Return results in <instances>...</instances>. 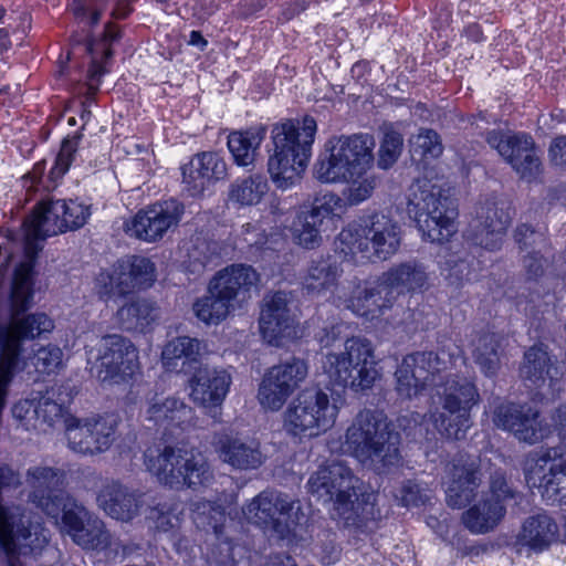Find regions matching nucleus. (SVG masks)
Here are the masks:
<instances>
[{
	"instance_id": "obj_28",
	"label": "nucleus",
	"mask_w": 566,
	"mask_h": 566,
	"mask_svg": "<svg viewBox=\"0 0 566 566\" xmlns=\"http://www.w3.org/2000/svg\"><path fill=\"white\" fill-rule=\"evenodd\" d=\"M367 239L369 241V255L379 260H387L395 254L400 245V228L392 219L385 214H373L366 222Z\"/></svg>"
},
{
	"instance_id": "obj_2",
	"label": "nucleus",
	"mask_w": 566,
	"mask_h": 566,
	"mask_svg": "<svg viewBox=\"0 0 566 566\" xmlns=\"http://www.w3.org/2000/svg\"><path fill=\"white\" fill-rule=\"evenodd\" d=\"M345 446L364 467L386 474L399 465V436L389 429L386 417L378 410L359 411L345 434Z\"/></svg>"
},
{
	"instance_id": "obj_18",
	"label": "nucleus",
	"mask_w": 566,
	"mask_h": 566,
	"mask_svg": "<svg viewBox=\"0 0 566 566\" xmlns=\"http://www.w3.org/2000/svg\"><path fill=\"white\" fill-rule=\"evenodd\" d=\"M497 428L512 432L516 439L530 444L537 443L547 429L539 419V411L527 403L502 402L493 412Z\"/></svg>"
},
{
	"instance_id": "obj_5",
	"label": "nucleus",
	"mask_w": 566,
	"mask_h": 566,
	"mask_svg": "<svg viewBox=\"0 0 566 566\" xmlns=\"http://www.w3.org/2000/svg\"><path fill=\"white\" fill-rule=\"evenodd\" d=\"M374 147L375 139L368 134L332 137L314 165V177L324 184L361 178L374 163Z\"/></svg>"
},
{
	"instance_id": "obj_21",
	"label": "nucleus",
	"mask_w": 566,
	"mask_h": 566,
	"mask_svg": "<svg viewBox=\"0 0 566 566\" xmlns=\"http://www.w3.org/2000/svg\"><path fill=\"white\" fill-rule=\"evenodd\" d=\"M447 503L453 509L467 506L475 496L481 483V472L476 461L465 454L457 455L448 464Z\"/></svg>"
},
{
	"instance_id": "obj_17",
	"label": "nucleus",
	"mask_w": 566,
	"mask_h": 566,
	"mask_svg": "<svg viewBox=\"0 0 566 566\" xmlns=\"http://www.w3.org/2000/svg\"><path fill=\"white\" fill-rule=\"evenodd\" d=\"M184 212V203L176 199L156 202L138 211L127 226V230L137 239L155 242L169 229L178 226Z\"/></svg>"
},
{
	"instance_id": "obj_49",
	"label": "nucleus",
	"mask_w": 566,
	"mask_h": 566,
	"mask_svg": "<svg viewBox=\"0 0 566 566\" xmlns=\"http://www.w3.org/2000/svg\"><path fill=\"white\" fill-rule=\"evenodd\" d=\"M367 226L349 224L344 228L337 237V248L345 255H355L361 253L370 259L369 241L367 239Z\"/></svg>"
},
{
	"instance_id": "obj_40",
	"label": "nucleus",
	"mask_w": 566,
	"mask_h": 566,
	"mask_svg": "<svg viewBox=\"0 0 566 566\" xmlns=\"http://www.w3.org/2000/svg\"><path fill=\"white\" fill-rule=\"evenodd\" d=\"M224 248L221 242L197 237L188 249V268L192 273L200 274L207 266L214 263L223 254Z\"/></svg>"
},
{
	"instance_id": "obj_50",
	"label": "nucleus",
	"mask_w": 566,
	"mask_h": 566,
	"mask_svg": "<svg viewBox=\"0 0 566 566\" xmlns=\"http://www.w3.org/2000/svg\"><path fill=\"white\" fill-rule=\"evenodd\" d=\"M200 352V343L197 338L180 336L171 339L163 349L164 365L169 369L177 367L178 359H193Z\"/></svg>"
},
{
	"instance_id": "obj_55",
	"label": "nucleus",
	"mask_w": 566,
	"mask_h": 566,
	"mask_svg": "<svg viewBox=\"0 0 566 566\" xmlns=\"http://www.w3.org/2000/svg\"><path fill=\"white\" fill-rule=\"evenodd\" d=\"M551 450L542 453H535L530 455L525 462L524 475L525 481L531 489H539L543 486V482L551 473V467L556 465L552 463Z\"/></svg>"
},
{
	"instance_id": "obj_31",
	"label": "nucleus",
	"mask_w": 566,
	"mask_h": 566,
	"mask_svg": "<svg viewBox=\"0 0 566 566\" xmlns=\"http://www.w3.org/2000/svg\"><path fill=\"white\" fill-rule=\"evenodd\" d=\"M159 317V307L150 300L137 297L123 304L115 313V323L124 332L145 333Z\"/></svg>"
},
{
	"instance_id": "obj_15",
	"label": "nucleus",
	"mask_w": 566,
	"mask_h": 566,
	"mask_svg": "<svg viewBox=\"0 0 566 566\" xmlns=\"http://www.w3.org/2000/svg\"><path fill=\"white\" fill-rule=\"evenodd\" d=\"M91 216L90 206L76 200H43L36 211L35 234L55 235L82 228Z\"/></svg>"
},
{
	"instance_id": "obj_48",
	"label": "nucleus",
	"mask_w": 566,
	"mask_h": 566,
	"mask_svg": "<svg viewBox=\"0 0 566 566\" xmlns=\"http://www.w3.org/2000/svg\"><path fill=\"white\" fill-rule=\"evenodd\" d=\"M464 235L472 244L494 251L501 248L505 233L502 232L500 220L493 228H486L483 223L472 220Z\"/></svg>"
},
{
	"instance_id": "obj_8",
	"label": "nucleus",
	"mask_w": 566,
	"mask_h": 566,
	"mask_svg": "<svg viewBox=\"0 0 566 566\" xmlns=\"http://www.w3.org/2000/svg\"><path fill=\"white\" fill-rule=\"evenodd\" d=\"M338 407L319 388L301 391L284 412V429L294 437H315L335 423Z\"/></svg>"
},
{
	"instance_id": "obj_16",
	"label": "nucleus",
	"mask_w": 566,
	"mask_h": 566,
	"mask_svg": "<svg viewBox=\"0 0 566 566\" xmlns=\"http://www.w3.org/2000/svg\"><path fill=\"white\" fill-rule=\"evenodd\" d=\"M64 470L51 467H33L27 471V482L32 491L30 501L48 516L57 521L67 494L63 491Z\"/></svg>"
},
{
	"instance_id": "obj_14",
	"label": "nucleus",
	"mask_w": 566,
	"mask_h": 566,
	"mask_svg": "<svg viewBox=\"0 0 566 566\" xmlns=\"http://www.w3.org/2000/svg\"><path fill=\"white\" fill-rule=\"evenodd\" d=\"M117 418L113 415L87 418L84 422L70 419L67 422L69 447L81 454H97L111 448L116 439Z\"/></svg>"
},
{
	"instance_id": "obj_53",
	"label": "nucleus",
	"mask_w": 566,
	"mask_h": 566,
	"mask_svg": "<svg viewBox=\"0 0 566 566\" xmlns=\"http://www.w3.org/2000/svg\"><path fill=\"white\" fill-rule=\"evenodd\" d=\"M514 240L521 252L546 253L549 250V242L544 231L536 230L532 226L523 223L514 230Z\"/></svg>"
},
{
	"instance_id": "obj_34",
	"label": "nucleus",
	"mask_w": 566,
	"mask_h": 566,
	"mask_svg": "<svg viewBox=\"0 0 566 566\" xmlns=\"http://www.w3.org/2000/svg\"><path fill=\"white\" fill-rule=\"evenodd\" d=\"M430 419L441 437L451 441L464 439L472 426L471 412L465 411L463 408H454L449 403L439 405L437 402L430 411Z\"/></svg>"
},
{
	"instance_id": "obj_20",
	"label": "nucleus",
	"mask_w": 566,
	"mask_h": 566,
	"mask_svg": "<svg viewBox=\"0 0 566 566\" xmlns=\"http://www.w3.org/2000/svg\"><path fill=\"white\" fill-rule=\"evenodd\" d=\"M211 447L218 459L234 470H254L264 462L258 441L240 438L226 429L213 432Z\"/></svg>"
},
{
	"instance_id": "obj_63",
	"label": "nucleus",
	"mask_w": 566,
	"mask_h": 566,
	"mask_svg": "<svg viewBox=\"0 0 566 566\" xmlns=\"http://www.w3.org/2000/svg\"><path fill=\"white\" fill-rule=\"evenodd\" d=\"M358 179H352V185L344 191L345 199L350 206L359 205L368 199L377 186V178L375 176H369L361 180Z\"/></svg>"
},
{
	"instance_id": "obj_4",
	"label": "nucleus",
	"mask_w": 566,
	"mask_h": 566,
	"mask_svg": "<svg viewBox=\"0 0 566 566\" xmlns=\"http://www.w3.org/2000/svg\"><path fill=\"white\" fill-rule=\"evenodd\" d=\"M407 213L424 238L441 243L454 232L458 208L449 189L422 178L409 187Z\"/></svg>"
},
{
	"instance_id": "obj_35",
	"label": "nucleus",
	"mask_w": 566,
	"mask_h": 566,
	"mask_svg": "<svg viewBox=\"0 0 566 566\" xmlns=\"http://www.w3.org/2000/svg\"><path fill=\"white\" fill-rule=\"evenodd\" d=\"M437 397L439 405H452L458 409H464L471 412L472 408L479 403L480 394L475 384L465 378L459 376H452L438 386Z\"/></svg>"
},
{
	"instance_id": "obj_12",
	"label": "nucleus",
	"mask_w": 566,
	"mask_h": 566,
	"mask_svg": "<svg viewBox=\"0 0 566 566\" xmlns=\"http://www.w3.org/2000/svg\"><path fill=\"white\" fill-rule=\"evenodd\" d=\"M307 373V364L297 357L272 366L266 370L259 386L260 403L273 411L281 409L289 397L305 380Z\"/></svg>"
},
{
	"instance_id": "obj_37",
	"label": "nucleus",
	"mask_w": 566,
	"mask_h": 566,
	"mask_svg": "<svg viewBox=\"0 0 566 566\" xmlns=\"http://www.w3.org/2000/svg\"><path fill=\"white\" fill-rule=\"evenodd\" d=\"M385 273L400 296L422 291L428 285V272L424 265L416 260L395 264Z\"/></svg>"
},
{
	"instance_id": "obj_42",
	"label": "nucleus",
	"mask_w": 566,
	"mask_h": 566,
	"mask_svg": "<svg viewBox=\"0 0 566 566\" xmlns=\"http://www.w3.org/2000/svg\"><path fill=\"white\" fill-rule=\"evenodd\" d=\"M192 521L198 528L211 531L220 538L227 521L226 510L216 502L200 500L192 504Z\"/></svg>"
},
{
	"instance_id": "obj_10",
	"label": "nucleus",
	"mask_w": 566,
	"mask_h": 566,
	"mask_svg": "<svg viewBox=\"0 0 566 566\" xmlns=\"http://www.w3.org/2000/svg\"><path fill=\"white\" fill-rule=\"evenodd\" d=\"M88 363L101 381H125L139 369L138 349L123 335H105L99 340L94 361L90 357Z\"/></svg>"
},
{
	"instance_id": "obj_39",
	"label": "nucleus",
	"mask_w": 566,
	"mask_h": 566,
	"mask_svg": "<svg viewBox=\"0 0 566 566\" xmlns=\"http://www.w3.org/2000/svg\"><path fill=\"white\" fill-rule=\"evenodd\" d=\"M268 190L266 178L255 174L231 184L228 196L232 202L240 206H252L258 205Z\"/></svg>"
},
{
	"instance_id": "obj_51",
	"label": "nucleus",
	"mask_w": 566,
	"mask_h": 566,
	"mask_svg": "<svg viewBox=\"0 0 566 566\" xmlns=\"http://www.w3.org/2000/svg\"><path fill=\"white\" fill-rule=\"evenodd\" d=\"M443 151V146L438 133L433 129H420L410 139L411 156L418 160L438 158Z\"/></svg>"
},
{
	"instance_id": "obj_60",
	"label": "nucleus",
	"mask_w": 566,
	"mask_h": 566,
	"mask_svg": "<svg viewBox=\"0 0 566 566\" xmlns=\"http://www.w3.org/2000/svg\"><path fill=\"white\" fill-rule=\"evenodd\" d=\"M403 146V138L396 130L385 133L378 151V166L381 169L390 168L400 157Z\"/></svg>"
},
{
	"instance_id": "obj_58",
	"label": "nucleus",
	"mask_w": 566,
	"mask_h": 566,
	"mask_svg": "<svg viewBox=\"0 0 566 566\" xmlns=\"http://www.w3.org/2000/svg\"><path fill=\"white\" fill-rule=\"evenodd\" d=\"M191 160L192 167L205 172L210 182L220 180L227 175V165L217 153L205 151L196 155Z\"/></svg>"
},
{
	"instance_id": "obj_61",
	"label": "nucleus",
	"mask_w": 566,
	"mask_h": 566,
	"mask_svg": "<svg viewBox=\"0 0 566 566\" xmlns=\"http://www.w3.org/2000/svg\"><path fill=\"white\" fill-rule=\"evenodd\" d=\"M343 207V200L333 192H325L316 196L310 209L305 210L318 223L323 224L326 218L337 213Z\"/></svg>"
},
{
	"instance_id": "obj_36",
	"label": "nucleus",
	"mask_w": 566,
	"mask_h": 566,
	"mask_svg": "<svg viewBox=\"0 0 566 566\" xmlns=\"http://www.w3.org/2000/svg\"><path fill=\"white\" fill-rule=\"evenodd\" d=\"M558 525L547 514L541 513L525 520L517 539L535 551H543L557 541Z\"/></svg>"
},
{
	"instance_id": "obj_3",
	"label": "nucleus",
	"mask_w": 566,
	"mask_h": 566,
	"mask_svg": "<svg viewBox=\"0 0 566 566\" xmlns=\"http://www.w3.org/2000/svg\"><path fill=\"white\" fill-rule=\"evenodd\" d=\"M316 129V120L311 116H305L302 124L287 119L274 125V153L269 157L268 171L277 189L286 190L300 181L312 154Z\"/></svg>"
},
{
	"instance_id": "obj_7",
	"label": "nucleus",
	"mask_w": 566,
	"mask_h": 566,
	"mask_svg": "<svg viewBox=\"0 0 566 566\" xmlns=\"http://www.w3.org/2000/svg\"><path fill=\"white\" fill-rule=\"evenodd\" d=\"M20 483L17 472L8 465H0V491L17 488ZM48 542L49 532L41 523L31 522L19 507H7L0 503V547L11 556L10 563L15 562L21 566L13 555L41 549Z\"/></svg>"
},
{
	"instance_id": "obj_19",
	"label": "nucleus",
	"mask_w": 566,
	"mask_h": 566,
	"mask_svg": "<svg viewBox=\"0 0 566 566\" xmlns=\"http://www.w3.org/2000/svg\"><path fill=\"white\" fill-rule=\"evenodd\" d=\"M232 382L231 375L226 369L202 366L190 379L191 398L217 421L221 420V405L228 395Z\"/></svg>"
},
{
	"instance_id": "obj_59",
	"label": "nucleus",
	"mask_w": 566,
	"mask_h": 566,
	"mask_svg": "<svg viewBox=\"0 0 566 566\" xmlns=\"http://www.w3.org/2000/svg\"><path fill=\"white\" fill-rule=\"evenodd\" d=\"M127 265L124 268L132 271L133 280L137 289H147L156 280L155 264L145 256L132 255L126 258Z\"/></svg>"
},
{
	"instance_id": "obj_13",
	"label": "nucleus",
	"mask_w": 566,
	"mask_h": 566,
	"mask_svg": "<svg viewBox=\"0 0 566 566\" xmlns=\"http://www.w3.org/2000/svg\"><path fill=\"white\" fill-rule=\"evenodd\" d=\"M486 142L497 150L522 179L533 181L541 175L542 161L531 136L491 130L486 134Z\"/></svg>"
},
{
	"instance_id": "obj_45",
	"label": "nucleus",
	"mask_w": 566,
	"mask_h": 566,
	"mask_svg": "<svg viewBox=\"0 0 566 566\" xmlns=\"http://www.w3.org/2000/svg\"><path fill=\"white\" fill-rule=\"evenodd\" d=\"M473 357L486 376H494L500 368V340L495 334H483L475 345Z\"/></svg>"
},
{
	"instance_id": "obj_54",
	"label": "nucleus",
	"mask_w": 566,
	"mask_h": 566,
	"mask_svg": "<svg viewBox=\"0 0 566 566\" xmlns=\"http://www.w3.org/2000/svg\"><path fill=\"white\" fill-rule=\"evenodd\" d=\"M407 356L411 360V367L424 378L428 386L433 384L436 374L448 367L446 359L434 352H417Z\"/></svg>"
},
{
	"instance_id": "obj_44",
	"label": "nucleus",
	"mask_w": 566,
	"mask_h": 566,
	"mask_svg": "<svg viewBox=\"0 0 566 566\" xmlns=\"http://www.w3.org/2000/svg\"><path fill=\"white\" fill-rule=\"evenodd\" d=\"M72 541L83 549L103 551L111 546L112 535L102 520L91 516Z\"/></svg>"
},
{
	"instance_id": "obj_25",
	"label": "nucleus",
	"mask_w": 566,
	"mask_h": 566,
	"mask_svg": "<svg viewBox=\"0 0 566 566\" xmlns=\"http://www.w3.org/2000/svg\"><path fill=\"white\" fill-rule=\"evenodd\" d=\"M98 506L112 518L129 522L142 506V494L119 481H107L97 494Z\"/></svg>"
},
{
	"instance_id": "obj_30",
	"label": "nucleus",
	"mask_w": 566,
	"mask_h": 566,
	"mask_svg": "<svg viewBox=\"0 0 566 566\" xmlns=\"http://www.w3.org/2000/svg\"><path fill=\"white\" fill-rule=\"evenodd\" d=\"M382 272L368 287L359 291L352 300L353 310L360 316H375L382 310L392 307L400 297L392 284Z\"/></svg>"
},
{
	"instance_id": "obj_22",
	"label": "nucleus",
	"mask_w": 566,
	"mask_h": 566,
	"mask_svg": "<svg viewBox=\"0 0 566 566\" xmlns=\"http://www.w3.org/2000/svg\"><path fill=\"white\" fill-rule=\"evenodd\" d=\"M289 304V295L282 291L264 297L259 324L262 336L269 344L280 346L283 338H291L296 334Z\"/></svg>"
},
{
	"instance_id": "obj_38",
	"label": "nucleus",
	"mask_w": 566,
	"mask_h": 566,
	"mask_svg": "<svg viewBox=\"0 0 566 566\" xmlns=\"http://www.w3.org/2000/svg\"><path fill=\"white\" fill-rule=\"evenodd\" d=\"M265 137V128L256 127L244 132H232L228 136V148L239 166H249L255 159V154Z\"/></svg>"
},
{
	"instance_id": "obj_46",
	"label": "nucleus",
	"mask_w": 566,
	"mask_h": 566,
	"mask_svg": "<svg viewBox=\"0 0 566 566\" xmlns=\"http://www.w3.org/2000/svg\"><path fill=\"white\" fill-rule=\"evenodd\" d=\"M33 417L50 427L63 423L66 430L69 420L75 419L69 415L62 403L53 400V394L51 395L50 391H46V394L41 396L36 401L34 400Z\"/></svg>"
},
{
	"instance_id": "obj_9",
	"label": "nucleus",
	"mask_w": 566,
	"mask_h": 566,
	"mask_svg": "<svg viewBox=\"0 0 566 566\" xmlns=\"http://www.w3.org/2000/svg\"><path fill=\"white\" fill-rule=\"evenodd\" d=\"M300 509V502L289 494L265 490L251 500L243 514L249 522L285 538L296 524L293 515L296 516Z\"/></svg>"
},
{
	"instance_id": "obj_43",
	"label": "nucleus",
	"mask_w": 566,
	"mask_h": 566,
	"mask_svg": "<svg viewBox=\"0 0 566 566\" xmlns=\"http://www.w3.org/2000/svg\"><path fill=\"white\" fill-rule=\"evenodd\" d=\"M322 224L305 210L300 211L292 221L291 234L295 244L306 250H314L323 243Z\"/></svg>"
},
{
	"instance_id": "obj_26",
	"label": "nucleus",
	"mask_w": 566,
	"mask_h": 566,
	"mask_svg": "<svg viewBox=\"0 0 566 566\" xmlns=\"http://www.w3.org/2000/svg\"><path fill=\"white\" fill-rule=\"evenodd\" d=\"M258 281L259 274L251 265L231 264L218 271L209 286L232 305L233 301L255 286Z\"/></svg>"
},
{
	"instance_id": "obj_11",
	"label": "nucleus",
	"mask_w": 566,
	"mask_h": 566,
	"mask_svg": "<svg viewBox=\"0 0 566 566\" xmlns=\"http://www.w3.org/2000/svg\"><path fill=\"white\" fill-rule=\"evenodd\" d=\"M11 302V316L10 324H0V355H7L12 359L11 375L14 377L17 374L24 370L27 364L22 357L23 348L22 342L25 339H34L45 333L52 332L54 328L53 321L44 313L29 314L22 318L18 316L25 312L30 305L20 312L14 311L12 304V294L10 295Z\"/></svg>"
},
{
	"instance_id": "obj_6",
	"label": "nucleus",
	"mask_w": 566,
	"mask_h": 566,
	"mask_svg": "<svg viewBox=\"0 0 566 566\" xmlns=\"http://www.w3.org/2000/svg\"><path fill=\"white\" fill-rule=\"evenodd\" d=\"M145 463L158 481L172 489L208 488L214 481V473L208 460L201 453L166 446L156 455L148 450Z\"/></svg>"
},
{
	"instance_id": "obj_47",
	"label": "nucleus",
	"mask_w": 566,
	"mask_h": 566,
	"mask_svg": "<svg viewBox=\"0 0 566 566\" xmlns=\"http://www.w3.org/2000/svg\"><path fill=\"white\" fill-rule=\"evenodd\" d=\"M411 360L406 356L398 366L396 376V390L398 395L406 399L417 397L428 386L424 378L418 375L411 367Z\"/></svg>"
},
{
	"instance_id": "obj_24",
	"label": "nucleus",
	"mask_w": 566,
	"mask_h": 566,
	"mask_svg": "<svg viewBox=\"0 0 566 566\" xmlns=\"http://www.w3.org/2000/svg\"><path fill=\"white\" fill-rule=\"evenodd\" d=\"M520 378L525 387L534 390L554 388L562 373L543 344L531 346L520 365Z\"/></svg>"
},
{
	"instance_id": "obj_62",
	"label": "nucleus",
	"mask_w": 566,
	"mask_h": 566,
	"mask_svg": "<svg viewBox=\"0 0 566 566\" xmlns=\"http://www.w3.org/2000/svg\"><path fill=\"white\" fill-rule=\"evenodd\" d=\"M80 134H76L72 138H65L62 142L60 151L55 158V164L50 170V179L55 181L61 178L70 168L73 156L77 150Z\"/></svg>"
},
{
	"instance_id": "obj_41",
	"label": "nucleus",
	"mask_w": 566,
	"mask_h": 566,
	"mask_svg": "<svg viewBox=\"0 0 566 566\" xmlns=\"http://www.w3.org/2000/svg\"><path fill=\"white\" fill-rule=\"evenodd\" d=\"M232 306L208 285L207 294L193 303L192 310L196 317L202 323L217 325L227 318Z\"/></svg>"
},
{
	"instance_id": "obj_56",
	"label": "nucleus",
	"mask_w": 566,
	"mask_h": 566,
	"mask_svg": "<svg viewBox=\"0 0 566 566\" xmlns=\"http://www.w3.org/2000/svg\"><path fill=\"white\" fill-rule=\"evenodd\" d=\"M510 209L504 201H486L480 207L475 219L476 222L483 223L486 228H493L497 220L502 223V232L506 233V230L511 223Z\"/></svg>"
},
{
	"instance_id": "obj_52",
	"label": "nucleus",
	"mask_w": 566,
	"mask_h": 566,
	"mask_svg": "<svg viewBox=\"0 0 566 566\" xmlns=\"http://www.w3.org/2000/svg\"><path fill=\"white\" fill-rule=\"evenodd\" d=\"M324 373L333 385L349 387L356 380V370L353 369L348 359L343 354H327L323 361Z\"/></svg>"
},
{
	"instance_id": "obj_1",
	"label": "nucleus",
	"mask_w": 566,
	"mask_h": 566,
	"mask_svg": "<svg viewBox=\"0 0 566 566\" xmlns=\"http://www.w3.org/2000/svg\"><path fill=\"white\" fill-rule=\"evenodd\" d=\"M308 492L333 502V517L346 528H360L373 514L374 494L352 469L342 462L321 467L307 481Z\"/></svg>"
},
{
	"instance_id": "obj_33",
	"label": "nucleus",
	"mask_w": 566,
	"mask_h": 566,
	"mask_svg": "<svg viewBox=\"0 0 566 566\" xmlns=\"http://www.w3.org/2000/svg\"><path fill=\"white\" fill-rule=\"evenodd\" d=\"M506 507L496 499L482 497L462 514V523L473 534L493 531L504 518Z\"/></svg>"
},
{
	"instance_id": "obj_57",
	"label": "nucleus",
	"mask_w": 566,
	"mask_h": 566,
	"mask_svg": "<svg viewBox=\"0 0 566 566\" xmlns=\"http://www.w3.org/2000/svg\"><path fill=\"white\" fill-rule=\"evenodd\" d=\"M61 513L62 531L71 536V538L74 537V534L77 533L92 516L83 505L72 502L69 495L67 500L64 501Z\"/></svg>"
},
{
	"instance_id": "obj_27",
	"label": "nucleus",
	"mask_w": 566,
	"mask_h": 566,
	"mask_svg": "<svg viewBox=\"0 0 566 566\" xmlns=\"http://www.w3.org/2000/svg\"><path fill=\"white\" fill-rule=\"evenodd\" d=\"M373 353L371 343L366 338L352 337L345 342L342 354L356 370V380L352 382V390L356 392L370 389L377 378Z\"/></svg>"
},
{
	"instance_id": "obj_29",
	"label": "nucleus",
	"mask_w": 566,
	"mask_h": 566,
	"mask_svg": "<svg viewBox=\"0 0 566 566\" xmlns=\"http://www.w3.org/2000/svg\"><path fill=\"white\" fill-rule=\"evenodd\" d=\"M192 418V408L181 399L155 395L147 401L145 420L154 426L184 428Z\"/></svg>"
},
{
	"instance_id": "obj_23",
	"label": "nucleus",
	"mask_w": 566,
	"mask_h": 566,
	"mask_svg": "<svg viewBox=\"0 0 566 566\" xmlns=\"http://www.w3.org/2000/svg\"><path fill=\"white\" fill-rule=\"evenodd\" d=\"M36 214L28 226L24 233V253L27 261L20 263L12 280V304L17 312L25 310L33 298V265L39 251L42 250L39 241L45 240L49 235H36Z\"/></svg>"
},
{
	"instance_id": "obj_32",
	"label": "nucleus",
	"mask_w": 566,
	"mask_h": 566,
	"mask_svg": "<svg viewBox=\"0 0 566 566\" xmlns=\"http://www.w3.org/2000/svg\"><path fill=\"white\" fill-rule=\"evenodd\" d=\"M343 273L340 264L332 256H319L310 262L303 277V290L310 295H318L333 290Z\"/></svg>"
},
{
	"instance_id": "obj_64",
	"label": "nucleus",
	"mask_w": 566,
	"mask_h": 566,
	"mask_svg": "<svg viewBox=\"0 0 566 566\" xmlns=\"http://www.w3.org/2000/svg\"><path fill=\"white\" fill-rule=\"evenodd\" d=\"M565 486L566 469L565 465L558 464L551 467V473H548L538 491L543 497L554 500Z\"/></svg>"
}]
</instances>
